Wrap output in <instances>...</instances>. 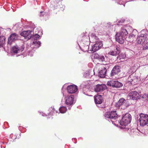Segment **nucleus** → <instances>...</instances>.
I'll use <instances>...</instances> for the list:
<instances>
[{
	"instance_id": "f257e3e1",
	"label": "nucleus",
	"mask_w": 148,
	"mask_h": 148,
	"mask_svg": "<svg viewBox=\"0 0 148 148\" xmlns=\"http://www.w3.org/2000/svg\"><path fill=\"white\" fill-rule=\"evenodd\" d=\"M132 120L131 115L129 113H126L121 119L120 124L123 126H125L129 124Z\"/></svg>"
},
{
	"instance_id": "f03ea898",
	"label": "nucleus",
	"mask_w": 148,
	"mask_h": 148,
	"mask_svg": "<svg viewBox=\"0 0 148 148\" xmlns=\"http://www.w3.org/2000/svg\"><path fill=\"white\" fill-rule=\"evenodd\" d=\"M104 115L106 119H110L112 124L114 125H116L115 123H114V121H113L115 120L117 118V114L115 111L106 112L104 113Z\"/></svg>"
},
{
	"instance_id": "7ed1b4c3",
	"label": "nucleus",
	"mask_w": 148,
	"mask_h": 148,
	"mask_svg": "<svg viewBox=\"0 0 148 148\" xmlns=\"http://www.w3.org/2000/svg\"><path fill=\"white\" fill-rule=\"evenodd\" d=\"M139 121L140 126H144L148 124V115L143 114H140Z\"/></svg>"
},
{
	"instance_id": "20e7f679",
	"label": "nucleus",
	"mask_w": 148,
	"mask_h": 148,
	"mask_svg": "<svg viewBox=\"0 0 148 148\" xmlns=\"http://www.w3.org/2000/svg\"><path fill=\"white\" fill-rule=\"evenodd\" d=\"M147 34L145 33H143L142 32H141L137 38V43L138 44H143L147 38Z\"/></svg>"
},
{
	"instance_id": "39448f33",
	"label": "nucleus",
	"mask_w": 148,
	"mask_h": 148,
	"mask_svg": "<svg viewBox=\"0 0 148 148\" xmlns=\"http://www.w3.org/2000/svg\"><path fill=\"white\" fill-rule=\"evenodd\" d=\"M107 85L116 88H120L123 86V84L119 82L114 80L108 81L107 83Z\"/></svg>"
},
{
	"instance_id": "423d86ee",
	"label": "nucleus",
	"mask_w": 148,
	"mask_h": 148,
	"mask_svg": "<svg viewBox=\"0 0 148 148\" xmlns=\"http://www.w3.org/2000/svg\"><path fill=\"white\" fill-rule=\"evenodd\" d=\"M24 48V46H22L21 48L18 46H15L12 47V52L14 54L18 53L17 56L20 55L22 54L21 52L23 51Z\"/></svg>"
},
{
	"instance_id": "0eeeda50",
	"label": "nucleus",
	"mask_w": 148,
	"mask_h": 148,
	"mask_svg": "<svg viewBox=\"0 0 148 148\" xmlns=\"http://www.w3.org/2000/svg\"><path fill=\"white\" fill-rule=\"evenodd\" d=\"M95 43V44L92 46L91 49H90V51L91 53L97 51L100 49L102 46L101 41Z\"/></svg>"
},
{
	"instance_id": "6e6552de",
	"label": "nucleus",
	"mask_w": 148,
	"mask_h": 148,
	"mask_svg": "<svg viewBox=\"0 0 148 148\" xmlns=\"http://www.w3.org/2000/svg\"><path fill=\"white\" fill-rule=\"evenodd\" d=\"M95 101L98 107L100 108H103V106L101 105L102 102L103 98L100 95H98L94 97Z\"/></svg>"
},
{
	"instance_id": "1a4fd4ad",
	"label": "nucleus",
	"mask_w": 148,
	"mask_h": 148,
	"mask_svg": "<svg viewBox=\"0 0 148 148\" xmlns=\"http://www.w3.org/2000/svg\"><path fill=\"white\" fill-rule=\"evenodd\" d=\"M33 34L32 31L27 30L23 32L21 34V35L23 36L25 39L29 40L31 38Z\"/></svg>"
},
{
	"instance_id": "9d476101",
	"label": "nucleus",
	"mask_w": 148,
	"mask_h": 148,
	"mask_svg": "<svg viewBox=\"0 0 148 148\" xmlns=\"http://www.w3.org/2000/svg\"><path fill=\"white\" fill-rule=\"evenodd\" d=\"M130 29L132 30V27L130 26L125 27H122L121 32L118 33L125 36L128 34V32H130Z\"/></svg>"
},
{
	"instance_id": "9b49d317",
	"label": "nucleus",
	"mask_w": 148,
	"mask_h": 148,
	"mask_svg": "<svg viewBox=\"0 0 148 148\" xmlns=\"http://www.w3.org/2000/svg\"><path fill=\"white\" fill-rule=\"evenodd\" d=\"M67 89L69 93H74L76 92L77 90V87L75 85L73 84L67 86Z\"/></svg>"
},
{
	"instance_id": "f8f14e48",
	"label": "nucleus",
	"mask_w": 148,
	"mask_h": 148,
	"mask_svg": "<svg viewBox=\"0 0 148 148\" xmlns=\"http://www.w3.org/2000/svg\"><path fill=\"white\" fill-rule=\"evenodd\" d=\"M128 96L130 98L133 100H137L139 98L140 95L136 91H132L129 93Z\"/></svg>"
},
{
	"instance_id": "ddd939ff",
	"label": "nucleus",
	"mask_w": 148,
	"mask_h": 148,
	"mask_svg": "<svg viewBox=\"0 0 148 148\" xmlns=\"http://www.w3.org/2000/svg\"><path fill=\"white\" fill-rule=\"evenodd\" d=\"M125 36L121 35L120 34L117 33L116 35V41L120 44H122L124 43L125 39Z\"/></svg>"
},
{
	"instance_id": "4468645a",
	"label": "nucleus",
	"mask_w": 148,
	"mask_h": 148,
	"mask_svg": "<svg viewBox=\"0 0 148 148\" xmlns=\"http://www.w3.org/2000/svg\"><path fill=\"white\" fill-rule=\"evenodd\" d=\"M18 38V35L16 33H14L12 34L8 38V43L11 45L12 42L17 40Z\"/></svg>"
},
{
	"instance_id": "2eb2a0df",
	"label": "nucleus",
	"mask_w": 148,
	"mask_h": 148,
	"mask_svg": "<svg viewBox=\"0 0 148 148\" xmlns=\"http://www.w3.org/2000/svg\"><path fill=\"white\" fill-rule=\"evenodd\" d=\"M120 71V67L119 66H115L113 67L110 74L111 76L112 77L114 75L117 74Z\"/></svg>"
},
{
	"instance_id": "dca6fc26",
	"label": "nucleus",
	"mask_w": 148,
	"mask_h": 148,
	"mask_svg": "<svg viewBox=\"0 0 148 148\" xmlns=\"http://www.w3.org/2000/svg\"><path fill=\"white\" fill-rule=\"evenodd\" d=\"M106 86L105 85L102 84H97L95 88V90L96 92H101L106 89Z\"/></svg>"
},
{
	"instance_id": "f3484780",
	"label": "nucleus",
	"mask_w": 148,
	"mask_h": 148,
	"mask_svg": "<svg viewBox=\"0 0 148 148\" xmlns=\"http://www.w3.org/2000/svg\"><path fill=\"white\" fill-rule=\"evenodd\" d=\"M74 96L73 95H71L70 96L67 97L65 103L67 105H71L73 102Z\"/></svg>"
},
{
	"instance_id": "a211bd4d",
	"label": "nucleus",
	"mask_w": 148,
	"mask_h": 148,
	"mask_svg": "<svg viewBox=\"0 0 148 148\" xmlns=\"http://www.w3.org/2000/svg\"><path fill=\"white\" fill-rule=\"evenodd\" d=\"M89 39L93 42H96L101 41L99 38L94 33H91L89 34Z\"/></svg>"
},
{
	"instance_id": "6ab92c4d",
	"label": "nucleus",
	"mask_w": 148,
	"mask_h": 148,
	"mask_svg": "<svg viewBox=\"0 0 148 148\" xmlns=\"http://www.w3.org/2000/svg\"><path fill=\"white\" fill-rule=\"evenodd\" d=\"M87 84L88 82L87 81L83 82L80 85V88H83V92L84 94L87 95H88L87 92H86L85 91L86 90H87V91H89V90L88 89L86 88Z\"/></svg>"
},
{
	"instance_id": "aec40b11",
	"label": "nucleus",
	"mask_w": 148,
	"mask_h": 148,
	"mask_svg": "<svg viewBox=\"0 0 148 148\" xmlns=\"http://www.w3.org/2000/svg\"><path fill=\"white\" fill-rule=\"evenodd\" d=\"M120 48L117 47H116V49L114 51H110L108 54L110 55L113 56H116L120 53Z\"/></svg>"
},
{
	"instance_id": "412c9836",
	"label": "nucleus",
	"mask_w": 148,
	"mask_h": 148,
	"mask_svg": "<svg viewBox=\"0 0 148 148\" xmlns=\"http://www.w3.org/2000/svg\"><path fill=\"white\" fill-rule=\"evenodd\" d=\"M106 71L105 69H102L101 67V69H99V72L98 73V75L101 78H103L105 77Z\"/></svg>"
},
{
	"instance_id": "4be33fe9",
	"label": "nucleus",
	"mask_w": 148,
	"mask_h": 148,
	"mask_svg": "<svg viewBox=\"0 0 148 148\" xmlns=\"http://www.w3.org/2000/svg\"><path fill=\"white\" fill-rule=\"evenodd\" d=\"M137 31L136 30H134L133 31L132 33L129 34L128 38L130 39V40H128L130 42H133V39L137 34Z\"/></svg>"
},
{
	"instance_id": "5701e85b",
	"label": "nucleus",
	"mask_w": 148,
	"mask_h": 148,
	"mask_svg": "<svg viewBox=\"0 0 148 148\" xmlns=\"http://www.w3.org/2000/svg\"><path fill=\"white\" fill-rule=\"evenodd\" d=\"M5 42V37L3 36L0 37V47L3 46Z\"/></svg>"
},
{
	"instance_id": "b1692460",
	"label": "nucleus",
	"mask_w": 148,
	"mask_h": 148,
	"mask_svg": "<svg viewBox=\"0 0 148 148\" xmlns=\"http://www.w3.org/2000/svg\"><path fill=\"white\" fill-rule=\"evenodd\" d=\"M21 27V25L20 23L16 24L13 27V28L15 30L17 31L20 29Z\"/></svg>"
},
{
	"instance_id": "393cba45",
	"label": "nucleus",
	"mask_w": 148,
	"mask_h": 148,
	"mask_svg": "<svg viewBox=\"0 0 148 148\" xmlns=\"http://www.w3.org/2000/svg\"><path fill=\"white\" fill-rule=\"evenodd\" d=\"M59 111L60 112L62 113H65L67 111L66 108L65 106H62L59 108Z\"/></svg>"
},
{
	"instance_id": "a878e982",
	"label": "nucleus",
	"mask_w": 148,
	"mask_h": 148,
	"mask_svg": "<svg viewBox=\"0 0 148 148\" xmlns=\"http://www.w3.org/2000/svg\"><path fill=\"white\" fill-rule=\"evenodd\" d=\"M89 46L88 45H86L84 46L83 50L85 52L87 51L89 53H91V52L90 51V50H89Z\"/></svg>"
},
{
	"instance_id": "bb28decb",
	"label": "nucleus",
	"mask_w": 148,
	"mask_h": 148,
	"mask_svg": "<svg viewBox=\"0 0 148 148\" xmlns=\"http://www.w3.org/2000/svg\"><path fill=\"white\" fill-rule=\"evenodd\" d=\"M49 110L50 111L51 110V111L50 112H49L50 114L51 115H53V113H54L55 112L57 113L58 112L54 108V107H51L49 108Z\"/></svg>"
},
{
	"instance_id": "cd10ccee",
	"label": "nucleus",
	"mask_w": 148,
	"mask_h": 148,
	"mask_svg": "<svg viewBox=\"0 0 148 148\" xmlns=\"http://www.w3.org/2000/svg\"><path fill=\"white\" fill-rule=\"evenodd\" d=\"M33 43L34 44L35 46H36V47L37 48L39 47L41 43L39 41L34 40L33 42Z\"/></svg>"
},
{
	"instance_id": "c85d7f7f",
	"label": "nucleus",
	"mask_w": 148,
	"mask_h": 148,
	"mask_svg": "<svg viewBox=\"0 0 148 148\" xmlns=\"http://www.w3.org/2000/svg\"><path fill=\"white\" fill-rule=\"evenodd\" d=\"M110 66L109 64H105L101 65L102 69H105L107 71V69H108Z\"/></svg>"
},
{
	"instance_id": "c756f323",
	"label": "nucleus",
	"mask_w": 148,
	"mask_h": 148,
	"mask_svg": "<svg viewBox=\"0 0 148 148\" xmlns=\"http://www.w3.org/2000/svg\"><path fill=\"white\" fill-rule=\"evenodd\" d=\"M125 101V99L123 98H122L120 99L119 100L118 102V104L119 106H121L124 103V101Z\"/></svg>"
},
{
	"instance_id": "7c9ffc66",
	"label": "nucleus",
	"mask_w": 148,
	"mask_h": 148,
	"mask_svg": "<svg viewBox=\"0 0 148 148\" xmlns=\"http://www.w3.org/2000/svg\"><path fill=\"white\" fill-rule=\"evenodd\" d=\"M98 60L99 61L103 62L105 61L106 58L104 56L100 55Z\"/></svg>"
},
{
	"instance_id": "2f4dec72",
	"label": "nucleus",
	"mask_w": 148,
	"mask_h": 148,
	"mask_svg": "<svg viewBox=\"0 0 148 148\" xmlns=\"http://www.w3.org/2000/svg\"><path fill=\"white\" fill-rule=\"evenodd\" d=\"M127 1H123L122 0H121L119 1L118 3L120 5L122 4L125 6V3Z\"/></svg>"
},
{
	"instance_id": "473e14b6",
	"label": "nucleus",
	"mask_w": 148,
	"mask_h": 148,
	"mask_svg": "<svg viewBox=\"0 0 148 148\" xmlns=\"http://www.w3.org/2000/svg\"><path fill=\"white\" fill-rule=\"evenodd\" d=\"M40 37V36L38 34H36L34 35L33 36V38L34 39V40H37L38 38Z\"/></svg>"
},
{
	"instance_id": "72a5a7b5",
	"label": "nucleus",
	"mask_w": 148,
	"mask_h": 148,
	"mask_svg": "<svg viewBox=\"0 0 148 148\" xmlns=\"http://www.w3.org/2000/svg\"><path fill=\"white\" fill-rule=\"evenodd\" d=\"M143 49L144 50L148 49V43H147L143 47Z\"/></svg>"
},
{
	"instance_id": "f704fd0d",
	"label": "nucleus",
	"mask_w": 148,
	"mask_h": 148,
	"mask_svg": "<svg viewBox=\"0 0 148 148\" xmlns=\"http://www.w3.org/2000/svg\"><path fill=\"white\" fill-rule=\"evenodd\" d=\"M100 56V55H99L98 54L95 53L94 55V57L95 58L99 59Z\"/></svg>"
},
{
	"instance_id": "c9c22d12",
	"label": "nucleus",
	"mask_w": 148,
	"mask_h": 148,
	"mask_svg": "<svg viewBox=\"0 0 148 148\" xmlns=\"http://www.w3.org/2000/svg\"><path fill=\"white\" fill-rule=\"evenodd\" d=\"M124 21L125 20L124 19H122L118 21V23H123L124 22Z\"/></svg>"
},
{
	"instance_id": "e433bc0d",
	"label": "nucleus",
	"mask_w": 148,
	"mask_h": 148,
	"mask_svg": "<svg viewBox=\"0 0 148 148\" xmlns=\"http://www.w3.org/2000/svg\"><path fill=\"white\" fill-rule=\"evenodd\" d=\"M123 55V57H122V58L124 59L126 57V56L124 54H121V56H120V57H121L122 55Z\"/></svg>"
},
{
	"instance_id": "4c0bfd02",
	"label": "nucleus",
	"mask_w": 148,
	"mask_h": 148,
	"mask_svg": "<svg viewBox=\"0 0 148 148\" xmlns=\"http://www.w3.org/2000/svg\"><path fill=\"white\" fill-rule=\"evenodd\" d=\"M42 116H47V115H46V114H45V113H42Z\"/></svg>"
},
{
	"instance_id": "58836bf2",
	"label": "nucleus",
	"mask_w": 148,
	"mask_h": 148,
	"mask_svg": "<svg viewBox=\"0 0 148 148\" xmlns=\"http://www.w3.org/2000/svg\"><path fill=\"white\" fill-rule=\"evenodd\" d=\"M5 146H1V148H5Z\"/></svg>"
},
{
	"instance_id": "ea45409f",
	"label": "nucleus",
	"mask_w": 148,
	"mask_h": 148,
	"mask_svg": "<svg viewBox=\"0 0 148 148\" xmlns=\"http://www.w3.org/2000/svg\"><path fill=\"white\" fill-rule=\"evenodd\" d=\"M42 13V12H40V15L41 16V13Z\"/></svg>"
},
{
	"instance_id": "a19ab883",
	"label": "nucleus",
	"mask_w": 148,
	"mask_h": 148,
	"mask_svg": "<svg viewBox=\"0 0 148 148\" xmlns=\"http://www.w3.org/2000/svg\"><path fill=\"white\" fill-rule=\"evenodd\" d=\"M0 30L2 31L3 30V29H1Z\"/></svg>"
},
{
	"instance_id": "79ce46f5",
	"label": "nucleus",
	"mask_w": 148,
	"mask_h": 148,
	"mask_svg": "<svg viewBox=\"0 0 148 148\" xmlns=\"http://www.w3.org/2000/svg\"><path fill=\"white\" fill-rule=\"evenodd\" d=\"M32 56V55H30V56Z\"/></svg>"
},
{
	"instance_id": "37998d69",
	"label": "nucleus",
	"mask_w": 148,
	"mask_h": 148,
	"mask_svg": "<svg viewBox=\"0 0 148 148\" xmlns=\"http://www.w3.org/2000/svg\"><path fill=\"white\" fill-rule=\"evenodd\" d=\"M36 1H37V0H36Z\"/></svg>"
}]
</instances>
